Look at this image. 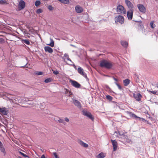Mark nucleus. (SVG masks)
Here are the masks:
<instances>
[{"mask_svg": "<svg viewBox=\"0 0 158 158\" xmlns=\"http://www.w3.org/2000/svg\"><path fill=\"white\" fill-rule=\"evenodd\" d=\"M112 64L105 60H103L100 62L99 66L102 68H104L108 69H110L112 66Z\"/></svg>", "mask_w": 158, "mask_h": 158, "instance_id": "1", "label": "nucleus"}, {"mask_svg": "<svg viewBox=\"0 0 158 158\" xmlns=\"http://www.w3.org/2000/svg\"><path fill=\"white\" fill-rule=\"evenodd\" d=\"M82 114L84 116H86L89 119L93 121L94 119V117L92 114L86 109H83L81 111Z\"/></svg>", "mask_w": 158, "mask_h": 158, "instance_id": "2", "label": "nucleus"}, {"mask_svg": "<svg viewBox=\"0 0 158 158\" xmlns=\"http://www.w3.org/2000/svg\"><path fill=\"white\" fill-rule=\"evenodd\" d=\"M116 11L118 14H125L126 13V10L124 7L121 5H118L116 8Z\"/></svg>", "mask_w": 158, "mask_h": 158, "instance_id": "3", "label": "nucleus"}, {"mask_svg": "<svg viewBox=\"0 0 158 158\" xmlns=\"http://www.w3.org/2000/svg\"><path fill=\"white\" fill-rule=\"evenodd\" d=\"M126 113L130 115V117H132L133 118H135L136 120H139L140 121H142L143 122H144L146 120L143 118H141L136 116L135 114L133 113L132 112L127 111Z\"/></svg>", "mask_w": 158, "mask_h": 158, "instance_id": "4", "label": "nucleus"}, {"mask_svg": "<svg viewBox=\"0 0 158 158\" xmlns=\"http://www.w3.org/2000/svg\"><path fill=\"white\" fill-rule=\"evenodd\" d=\"M114 20L115 23H117L119 22L121 24H123L124 23V18L123 16L119 15L118 16H116L114 18Z\"/></svg>", "mask_w": 158, "mask_h": 158, "instance_id": "5", "label": "nucleus"}, {"mask_svg": "<svg viewBox=\"0 0 158 158\" xmlns=\"http://www.w3.org/2000/svg\"><path fill=\"white\" fill-rule=\"evenodd\" d=\"M81 18V20L79 21L82 22H86L87 21V19L88 18V15L85 14L84 15L82 14H80V18Z\"/></svg>", "mask_w": 158, "mask_h": 158, "instance_id": "6", "label": "nucleus"}, {"mask_svg": "<svg viewBox=\"0 0 158 158\" xmlns=\"http://www.w3.org/2000/svg\"><path fill=\"white\" fill-rule=\"evenodd\" d=\"M64 57H63V59L64 60V62H66L67 64L69 65H72V62L69 57L68 55H67L65 54Z\"/></svg>", "mask_w": 158, "mask_h": 158, "instance_id": "7", "label": "nucleus"}, {"mask_svg": "<svg viewBox=\"0 0 158 158\" xmlns=\"http://www.w3.org/2000/svg\"><path fill=\"white\" fill-rule=\"evenodd\" d=\"M137 7L140 12L145 13L146 12V9L143 4H139L137 5Z\"/></svg>", "mask_w": 158, "mask_h": 158, "instance_id": "8", "label": "nucleus"}, {"mask_svg": "<svg viewBox=\"0 0 158 158\" xmlns=\"http://www.w3.org/2000/svg\"><path fill=\"white\" fill-rule=\"evenodd\" d=\"M69 82L73 87L76 88H79V83L76 81L70 79Z\"/></svg>", "mask_w": 158, "mask_h": 158, "instance_id": "9", "label": "nucleus"}, {"mask_svg": "<svg viewBox=\"0 0 158 158\" xmlns=\"http://www.w3.org/2000/svg\"><path fill=\"white\" fill-rule=\"evenodd\" d=\"M133 10L130 9L127 12V16L128 19L129 20H131L133 17Z\"/></svg>", "mask_w": 158, "mask_h": 158, "instance_id": "10", "label": "nucleus"}, {"mask_svg": "<svg viewBox=\"0 0 158 158\" xmlns=\"http://www.w3.org/2000/svg\"><path fill=\"white\" fill-rule=\"evenodd\" d=\"M80 74L82 75L84 77H85L87 80L88 81L89 79L87 77V74L84 70L81 67H80Z\"/></svg>", "mask_w": 158, "mask_h": 158, "instance_id": "11", "label": "nucleus"}, {"mask_svg": "<svg viewBox=\"0 0 158 158\" xmlns=\"http://www.w3.org/2000/svg\"><path fill=\"white\" fill-rule=\"evenodd\" d=\"M111 142L113 145V151H115L117 150L118 147L117 142L115 140L112 139L111 140Z\"/></svg>", "mask_w": 158, "mask_h": 158, "instance_id": "12", "label": "nucleus"}, {"mask_svg": "<svg viewBox=\"0 0 158 158\" xmlns=\"http://www.w3.org/2000/svg\"><path fill=\"white\" fill-rule=\"evenodd\" d=\"M125 3L127 7L130 9L134 7L132 3L129 0H125Z\"/></svg>", "mask_w": 158, "mask_h": 158, "instance_id": "13", "label": "nucleus"}, {"mask_svg": "<svg viewBox=\"0 0 158 158\" xmlns=\"http://www.w3.org/2000/svg\"><path fill=\"white\" fill-rule=\"evenodd\" d=\"M25 2L22 0H21L19 2V10H21L25 7Z\"/></svg>", "mask_w": 158, "mask_h": 158, "instance_id": "14", "label": "nucleus"}, {"mask_svg": "<svg viewBox=\"0 0 158 158\" xmlns=\"http://www.w3.org/2000/svg\"><path fill=\"white\" fill-rule=\"evenodd\" d=\"M133 97L136 101H139L141 100L142 96L139 93L136 94H133Z\"/></svg>", "mask_w": 158, "mask_h": 158, "instance_id": "15", "label": "nucleus"}, {"mask_svg": "<svg viewBox=\"0 0 158 158\" xmlns=\"http://www.w3.org/2000/svg\"><path fill=\"white\" fill-rule=\"evenodd\" d=\"M0 112L4 115H6L8 113V110L5 107L0 108Z\"/></svg>", "mask_w": 158, "mask_h": 158, "instance_id": "16", "label": "nucleus"}, {"mask_svg": "<svg viewBox=\"0 0 158 158\" xmlns=\"http://www.w3.org/2000/svg\"><path fill=\"white\" fill-rule=\"evenodd\" d=\"M44 49L46 52H48L50 53H52L53 52L52 49L49 46H46L44 47Z\"/></svg>", "mask_w": 158, "mask_h": 158, "instance_id": "17", "label": "nucleus"}, {"mask_svg": "<svg viewBox=\"0 0 158 158\" xmlns=\"http://www.w3.org/2000/svg\"><path fill=\"white\" fill-rule=\"evenodd\" d=\"M80 144L83 147L85 148H87L88 147L89 145H88L84 142L83 141H82L81 140H80Z\"/></svg>", "mask_w": 158, "mask_h": 158, "instance_id": "18", "label": "nucleus"}, {"mask_svg": "<svg viewBox=\"0 0 158 158\" xmlns=\"http://www.w3.org/2000/svg\"><path fill=\"white\" fill-rule=\"evenodd\" d=\"M121 44L125 48H127L128 45V43L126 41H121Z\"/></svg>", "mask_w": 158, "mask_h": 158, "instance_id": "19", "label": "nucleus"}, {"mask_svg": "<svg viewBox=\"0 0 158 158\" xmlns=\"http://www.w3.org/2000/svg\"><path fill=\"white\" fill-rule=\"evenodd\" d=\"M130 80L128 79H126L123 80V83L124 86H127L130 83Z\"/></svg>", "mask_w": 158, "mask_h": 158, "instance_id": "20", "label": "nucleus"}, {"mask_svg": "<svg viewBox=\"0 0 158 158\" xmlns=\"http://www.w3.org/2000/svg\"><path fill=\"white\" fill-rule=\"evenodd\" d=\"M105 87L106 88L107 90L110 93H113V94H115L114 92L112 90L111 88L107 85H105Z\"/></svg>", "mask_w": 158, "mask_h": 158, "instance_id": "21", "label": "nucleus"}, {"mask_svg": "<svg viewBox=\"0 0 158 158\" xmlns=\"http://www.w3.org/2000/svg\"><path fill=\"white\" fill-rule=\"evenodd\" d=\"M60 2L64 4H68L69 3V0H58Z\"/></svg>", "mask_w": 158, "mask_h": 158, "instance_id": "22", "label": "nucleus"}, {"mask_svg": "<svg viewBox=\"0 0 158 158\" xmlns=\"http://www.w3.org/2000/svg\"><path fill=\"white\" fill-rule=\"evenodd\" d=\"M105 157V156L102 152L99 153L97 156V158H104Z\"/></svg>", "mask_w": 158, "mask_h": 158, "instance_id": "23", "label": "nucleus"}, {"mask_svg": "<svg viewBox=\"0 0 158 158\" xmlns=\"http://www.w3.org/2000/svg\"><path fill=\"white\" fill-rule=\"evenodd\" d=\"M73 103L75 105L78 106H79V102L77 100L73 99Z\"/></svg>", "mask_w": 158, "mask_h": 158, "instance_id": "24", "label": "nucleus"}, {"mask_svg": "<svg viewBox=\"0 0 158 158\" xmlns=\"http://www.w3.org/2000/svg\"><path fill=\"white\" fill-rule=\"evenodd\" d=\"M151 27L152 28H154L156 26V25L154 23V21H151L150 23Z\"/></svg>", "mask_w": 158, "mask_h": 158, "instance_id": "25", "label": "nucleus"}, {"mask_svg": "<svg viewBox=\"0 0 158 158\" xmlns=\"http://www.w3.org/2000/svg\"><path fill=\"white\" fill-rule=\"evenodd\" d=\"M106 98L107 99L109 100L110 101H111L113 99V97H111V96L107 95L106 96Z\"/></svg>", "mask_w": 158, "mask_h": 158, "instance_id": "26", "label": "nucleus"}, {"mask_svg": "<svg viewBox=\"0 0 158 158\" xmlns=\"http://www.w3.org/2000/svg\"><path fill=\"white\" fill-rule=\"evenodd\" d=\"M66 94L67 95L69 96L72 95V93L71 91L67 89L66 90Z\"/></svg>", "mask_w": 158, "mask_h": 158, "instance_id": "27", "label": "nucleus"}, {"mask_svg": "<svg viewBox=\"0 0 158 158\" xmlns=\"http://www.w3.org/2000/svg\"><path fill=\"white\" fill-rule=\"evenodd\" d=\"M136 22H139V24H138V27H139L140 28H142L143 27V25L142 23V21H135Z\"/></svg>", "mask_w": 158, "mask_h": 158, "instance_id": "28", "label": "nucleus"}, {"mask_svg": "<svg viewBox=\"0 0 158 158\" xmlns=\"http://www.w3.org/2000/svg\"><path fill=\"white\" fill-rule=\"evenodd\" d=\"M52 80V79L51 78H48L45 79L44 82L46 83H48L51 82Z\"/></svg>", "mask_w": 158, "mask_h": 158, "instance_id": "29", "label": "nucleus"}, {"mask_svg": "<svg viewBox=\"0 0 158 158\" xmlns=\"http://www.w3.org/2000/svg\"><path fill=\"white\" fill-rule=\"evenodd\" d=\"M114 83L117 86L118 89L119 90H121L123 89L121 86L117 82H114Z\"/></svg>", "mask_w": 158, "mask_h": 158, "instance_id": "30", "label": "nucleus"}, {"mask_svg": "<svg viewBox=\"0 0 158 158\" xmlns=\"http://www.w3.org/2000/svg\"><path fill=\"white\" fill-rule=\"evenodd\" d=\"M40 4V2L39 0L36 1L35 3V5L36 6H38Z\"/></svg>", "mask_w": 158, "mask_h": 158, "instance_id": "31", "label": "nucleus"}, {"mask_svg": "<svg viewBox=\"0 0 158 158\" xmlns=\"http://www.w3.org/2000/svg\"><path fill=\"white\" fill-rule=\"evenodd\" d=\"M23 41L24 43L27 45H29L30 44V42L28 40H23Z\"/></svg>", "mask_w": 158, "mask_h": 158, "instance_id": "32", "label": "nucleus"}, {"mask_svg": "<svg viewBox=\"0 0 158 158\" xmlns=\"http://www.w3.org/2000/svg\"><path fill=\"white\" fill-rule=\"evenodd\" d=\"M36 12L37 13L40 14L43 12V10L42 9L40 8L37 10Z\"/></svg>", "mask_w": 158, "mask_h": 158, "instance_id": "33", "label": "nucleus"}, {"mask_svg": "<svg viewBox=\"0 0 158 158\" xmlns=\"http://www.w3.org/2000/svg\"><path fill=\"white\" fill-rule=\"evenodd\" d=\"M75 10L77 13H79V6H77L75 7Z\"/></svg>", "mask_w": 158, "mask_h": 158, "instance_id": "34", "label": "nucleus"}, {"mask_svg": "<svg viewBox=\"0 0 158 158\" xmlns=\"http://www.w3.org/2000/svg\"><path fill=\"white\" fill-rule=\"evenodd\" d=\"M48 9L50 11H52L53 9V7L51 5H49L48 6Z\"/></svg>", "mask_w": 158, "mask_h": 158, "instance_id": "35", "label": "nucleus"}, {"mask_svg": "<svg viewBox=\"0 0 158 158\" xmlns=\"http://www.w3.org/2000/svg\"><path fill=\"white\" fill-rule=\"evenodd\" d=\"M19 152L20 154L22 155L24 157H28V156H27V155L23 153V152Z\"/></svg>", "mask_w": 158, "mask_h": 158, "instance_id": "36", "label": "nucleus"}, {"mask_svg": "<svg viewBox=\"0 0 158 158\" xmlns=\"http://www.w3.org/2000/svg\"><path fill=\"white\" fill-rule=\"evenodd\" d=\"M118 134H119V135L120 136H124V134L123 132H120L119 131H118Z\"/></svg>", "mask_w": 158, "mask_h": 158, "instance_id": "37", "label": "nucleus"}, {"mask_svg": "<svg viewBox=\"0 0 158 158\" xmlns=\"http://www.w3.org/2000/svg\"><path fill=\"white\" fill-rule=\"evenodd\" d=\"M48 45L52 47H53L54 46V41L52 40V42L50 43V44H48Z\"/></svg>", "mask_w": 158, "mask_h": 158, "instance_id": "38", "label": "nucleus"}, {"mask_svg": "<svg viewBox=\"0 0 158 158\" xmlns=\"http://www.w3.org/2000/svg\"><path fill=\"white\" fill-rule=\"evenodd\" d=\"M53 154L55 158H59V157L57 155V153L56 152H53Z\"/></svg>", "mask_w": 158, "mask_h": 158, "instance_id": "39", "label": "nucleus"}, {"mask_svg": "<svg viewBox=\"0 0 158 158\" xmlns=\"http://www.w3.org/2000/svg\"><path fill=\"white\" fill-rule=\"evenodd\" d=\"M52 71H53V73L54 74L57 75L58 74H59V72L58 71H57V70H56V71L52 70Z\"/></svg>", "mask_w": 158, "mask_h": 158, "instance_id": "40", "label": "nucleus"}, {"mask_svg": "<svg viewBox=\"0 0 158 158\" xmlns=\"http://www.w3.org/2000/svg\"><path fill=\"white\" fill-rule=\"evenodd\" d=\"M58 122L60 123H64V120L63 119H61L60 118H59V119L58 120Z\"/></svg>", "mask_w": 158, "mask_h": 158, "instance_id": "41", "label": "nucleus"}, {"mask_svg": "<svg viewBox=\"0 0 158 158\" xmlns=\"http://www.w3.org/2000/svg\"><path fill=\"white\" fill-rule=\"evenodd\" d=\"M6 1L4 0H0V4H3L6 3Z\"/></svg>", "mask_w": 158, "mask_h": 158, "instance_id": "42", "label": "nucleus"}, {"mask_svg": "<svg viewBox=\"0 0 158 158\" xmlns=\"http://www.w3.org/2000/svg\"><path fill=\"white\" fill-rule=\"evenodd\" d=\"M83 11V9L80 6V14H81L80 13L82 12Z\"/></svg>", "mask_w": 158, "mask_h": 158, "instance_id": "43", "label": "nucleus"}, {"mask_svg": "<svg viewBox=\"0 0 158 158\" xmlns=\"http://www.w3.org/2000/svg\"><path fill=\"white\" fill-rule=\"evenodd\" d=\"M43 73L41 72H39L36 73V74L38 75H41Z\"/></svg>", "mask_w": 158, "mask_h": 158, "instance_id": "44", "label": "nucleus"}, {"mask_svg": "<svg viewBox=\"0 0 158 158\" xmlns=\"http://www.w3.org/2000/svg\"><path fill=\"white\" fill-rule=\"evenodd\" d=\"M149 92H151V93H152V94H156V91H149Z\"/></svg>", "mask_w": 158, "mask_h": 158, "instance_id": "45", "label": "nucleus"}, {"mask_svg": "<svg viewBox=\"0 0 158 158\" xmlns=\"http://www.w3.org/2000/svg\"><path fill=\"white\" fill-rule=\"evenodd\" d=\"M113 79L114 81H115V82H117V81H118V79H117V78H115V77H113Z\"/></svg>", "mask_w": 158, "mask_h": 158, "instance_id": "46", "label": "nucleus"}, {"mask_svg": "<svg viewBox=\"0 0 158 158\" xmlns=\"http://www.w3.org/2000/svg\"><path fill=\"white\" fill-rule=\"evenodd\" d=\"M4 42V40L2 38H0V43H2L3 42Z\"/></svg>", "mask_w": 158, "mask_h": 158, "instance_id": "47", "label": "nucleus"}, {"mask_svg": "<svg viewBox=\"0 0 158 158\" xmlns=\"http://www.w3.org/2000/svg\"><path fill=\"white\" fill-rule=\"evenodd\" d=\"M65 120L67 122H68L69 121V119L68 118L66 117L65 118Z\"/></svg>", "mask_w": 158, "mask_h": 158, "instance_id": "48", "label": "nucleus"}, {"mask_svg": "<svg viewBox=\"0 0 158 158\" xmlns=\"http://www.w3.org/2000/svg\"><path fill=\"white\" fill-rule=\"evenodd\" d=\"M114 134H116L117 135H118L119 134H118V131H115L114 132Z\"/></svg>", "mask_w": 158, "mask_h": 158, "instance_id": "49", "label": "nucleus"}, {"mask_svg": "<svg viewBox=\"0 0 158 158\" xmlns=\"http://www.w3.org/2000/svg\"><path fill=\"white\" fill-rule=\"evenodd\" d=\"M40 158H45V156L44 155H43Z\"/></svg>", "mask_w": 158, "mask_h": 158, "instance_id": "50", "label": "nucleus"}, {"mask_svg": "<svg viewBox=\"0 0 158 158\" xmlns=\"http://www.w3.org/2000/svg\"><path fill=\"white\" fill-rule=\"evenodd\" d=\"M146 123H148V124H150V123L149 122L147 121V120H146L145 121Z\"/></svg>", "mask_w": 158, "mask_h": 158, "instance_id": "51", "label": "nucleus"}, {"mask_svg": "<svg viewBox=\"0 0 158 158\" xmlns=\"http://www.w3.org/2000/svg\"><path fill=\"white\" fill-rule=\"evenodd\" d=\"M156 87L158 88V82H157V83H156Z\"/></svg>", "mask_w": 158, "mask_h": 158, "instance_id": "52", "label": "nucleus"}, {"mask_svg": "<svg viewBox=\"0 0 158 158\" xmlns=\"http://www.w3.org/2000/svg\"><path fill=\"white\" fill-rule=\"evenodd\" d=\"M77 71L79 73V68H78L77 69Z\"/></svg>", "mask_w": 158, "mask_h": 158, "instance_id": "53", "label": "nucleus"}, {"mask_svg": "<svg viewBox=\"0 0 158 158\" xmlns=\"http://www.w3.org/2000/svg\"><path fill=\"white\" fill-rule=\"evenodd\" d=\"M43 1H47L48 0H43Z\"/></svg>", "mask_w": 158, "mask_h": 158, "instance_id": "54", "label": "nucleus"}, {"mask_svg": "<svg viewBox=\"0 0 158 158\" xmlns=\"http://www.w3.org/2000/svg\"><path fill=\"white\" fill-rule=\"evenodd\" d=\"M80 106V108L81 106V104H80V106Z\"/></svg>", "mask_w": 158, "mask_h": 158, "instance_id": "55", "label": "nucleus"}, {"mask_svg": "<svg viewBox=\"0 0 158 158\" xmlns=\"http://www.w3.org/2000/svg\"><path fill=\"white\" fill-rule=\"evenodd\" d=\"M80 85V86H81V85H80H80Z\"/></svg>", "mask_w": 158, "mask_h": 158, "instance_id": "56", "label": "nucleus"}, {"mask_svg": "<svg viewBox=\"0 0 158 158\" xmlns=\"http://www.w3.org/2000/svg\"><path fill=\"white\" fill-rule=\"evenodd\" d=\"M157 35H158V32H157Z\"/></svg>", "mask_w": 158, "mask_h": 158, "instance_id": "57", "label": "nucleus"}]
</instances>
